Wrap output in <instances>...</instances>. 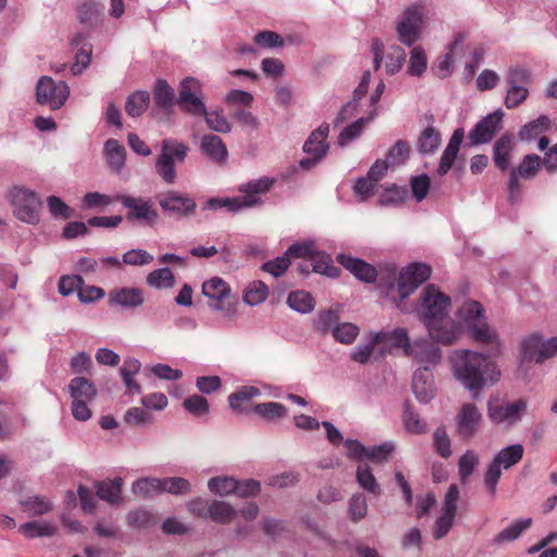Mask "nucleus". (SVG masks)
Returning <instances> with one entry per match:
<instances>
[{
	"mask_svg": "<svg viewBox=\"0 0 557 557\" xmlns=\"http://www.w3.org/2000/svg\"><path fill=\"white\" fill-rule=\"evenodd\" d=\"M451 372L471 395L478 399L483 389L492 387L500 379V370L491 356L470 349H456L449 356Z\"/></svg>",
	"mask_w": 557,
	"mask_h": 557,
	"instance_id": "obj_1",
	"label": "nucleus"
},
{
	"mask_svg": "<svg viewBox=\"0 0 557 557\" xmlns=\"http://www.w3.org/2000/svg\"><path fill=\"white\" fill-rule=\"evenodd\" d=\"M449 307L450 298L434 285L422 290L417 314L430 337L442 345L454 344L461 334V327L448 315Z\"/></svg>",
	"mask_w": 557,
	"mask_h": 557,
	"instance_id": "obj_2",
	"label": "nucleus"
},
{
	"mask_svg": "<svg viewBox=\"0 0 557 557\" xmlns=\"http://www.w3.org/2000/svg\"><path fill=\"white\" fill-rule=\"evenodd\" d=\"M189 147L175 138H165L161 143V152L156 160V172L169 185L175 183L177 174L175 162H184Z\"/></svg>",
	"mask_w": 557,
	"mask_h": 557,
	"instance_id": "obj_3",
	"label": "nucleus"
},
{
	"mask_svg": "<svg viewBox=\"0 0 557 557\" xmlns=\"http://www.w3.org/2000/svg\"><path fill=\"white\" fill-rule=\"evenodd\" d=\"M425 23V8L422 4L409 5L398 17L396 33L399 41L412 47L421 37Z\"/></svg>",
	"mask_w": 557,
	"mask_h": 557,
	"instance_id": "obj_4",
	"label": "nucleus"
},
{
	"mask_svg": "<svg viewBox=\"0 0 557 557\" xmlns=\"http://www.w3.org/2000/svg\"><path fill=\"white\" fill-rule=\"evenodd\" d=\"M9 198L16 219L33 225L39 223V212L42 203L34 190L14 186L10 190Z\"/></svg>",
	"mask_w": 557,
	"mask_h": 557,
	"instance_id": "obj_5",
	"label": "nucleus"
},
{
	"mask_svg": "<svg viewBox=\"0 0 557 557\" xmlns=\"http://www.w3.org/2000/svg\"><path fill=\"white\" fill-rule=\"evenodd\" d=\"M524 448L521 444H515L503 448L488 465L484 474V483L492 494L496 492V485L502 475V469H509L517 465L523 457Z\"/></svg>",
	"mask_w": 557,
	"mask_h": 557,
	"instance_id": "obj_6",
	"label": "nucleus"
},
{
	"mask_svg": "<svg viewBox=\"0 0 557 557\" xmlns=\"http://www.w3.org/2000/svg\"><path fill=\"white\" fill-rule=\"evenodd\" d=\"M177 104L182 112L191 116L206 114L207 106L201 83L194 77L184 78L178 87Z\"/></svg>",
	"mask_w": 557,
	"mask_h": 557,
	"instance_id": "obj_7",
	"label": "nucleus"
},
{
	"mask_svg": "<svg viewBox=\"0 0 557 557\" xmlns=\"http://www.w3.org/2000/svg\"><path fill=\"white\" fill-rule=\"evenodd\" d=\"M202 294L209 299V307L222 312L225 317H232L235 312V298L231 297V288L219 276L212 277L202 284Z\"/></svg>",
	"mask_w": 557,
	"mask_h": 557,
	"instance_id": "obj_8",
	"label": "nucleus"
},
{
	"mask_svg": "<svg viewBox=\"0 0 557 557\" xmlns=\"http://www.w3.org/2000/svg\"><path fill=\"white\" fill-rule=\"evenodd\" d=\"M116 200L127 209L126 220L145 226H152L159 220V213L150 198L117 195Z\"/></svg>",
	"mask_w": 557,
	"mask_h": 557,
	"instance_id": "obj_9",
	"label": "nucleus"
},
{
	"mask_svg": "<svg viewBox=\"0 0 557 557\" xmlns=\"http://www.w3.org/2000/svg\"><path fill=\"white\" fill-rule=\"evenodd\" d=\"M69 94V86L64 82H55L49 76H42L36 86L37 102L48 106L51 110L60 109Z\"/></svg>",
	"mask_w": 557,
	"mask_h": 557,
	"instance_id": "obj_10",
	"label": "nucleus"
},
{
	"mask_svg": "<svg viewBox=\"0 0 557 557\" xmlns=\"http://www.w3.org/2000/svg\"><path fill=\"white\" fill-rule=\"evenodd\" d=\"M161 210L169 216L188 218L195 214L197 203L177 190H166L157 196Z\"/></svg>",
	"mask_w": 557,
	"mask_h": 557,
	"instance_id": "obj_11",
	"label": "nucleus"
},
{
	"mask_svg": "<svg viewBox=\"0 0 557 557\" xmlns=\"http://www.w3.org/2000/svg\"><path fill=\"white\" fill-rule=\"evenodd\" d=\"M527 408L528 404L523 399L499 404L496 399L491 398L487 401V416L495 423L512 425L521 420Z\"/></svg>",
	"mask_w": 557,
	"mask_h": 557,
	"instance_id": "obj_12",
	"label": "nucleus"
},
{
	"mask_svg": "<svg viewBox=\"0 0 557 557\" xmlns=\"http://www.w3.org/2000/svg\"><path fill=\"white\" fill-rule=\"evenodd\" d=\"M432 269L425 263H412L399 273L397 289L401 298L412 294L431 276Z\"/></svg>",
	"mask_w": 557,
	"mask_h": 557,
	"instance_id": "obj_13",
	"label": "nucleus"
},
{
	"mask_svg": "<svg viewBox=\"0 0 557 557\" xmlns=\"http://www.w3.org/2000/svg\"><path fill=\"white\" fill-rule=\"evenodd\" d=\"M406 356L421 364V370L429 371L431 368L440 363L442 359V350L431 341L426 338H419L412 341Z\"/></svg>",
	"mask_w": 557,
	"mask_h": 557,
	"instance_id": "obj_14",
	"label": "nucleus"
},
{
	"mask_svg": "<svg viewBox=\"0 0 557 557\" xmlns=\"http://www.w3.org/2000/svg\"><path fill=\"white\" fill-rule=\"evenodd\" d=\"M541 158L535 154H527L518 168L512 169L510 171L509 175V182H508V190H509V198L513 201L520 193V184L519 178L524 180H531L534 176H536L540 168H541Z\"/></svg>",
	"mask_w": 557,
	"mask_h": 557,
	"instance_id": "obj_15",
	"label": "nucleus"
},
{
	"mask_svg": "<svg viewBox=\"0 0 557 557\" xmlns=\"http://www.w3.org/2000/svg\"><path fill=\"white\" fill-rule=\"evenodd\" d=\"M503 115L502 110L498 109L480 120L468 134L470 145L479 146L490 143L500 128Z\"/></svg>",
	"mask_w": 557,
	"mask_h": 557,
	"instance_id": "obj_16",
	"label": "nucleus"
},
{
	"mask_svg": "<svg viewBox=\"0 0 557 557\" xmlns=\"http://www.w3.org/2000/svg\"><path fill=\"white\" fill-rule=\"evenodd\" d=\"M482 414L472 403L463 404L456 416L457 434L462 440H471L478 433Z\"/></svg>",
	"mask_w": 557,
	"mask_h": 557,
	"instance_id": "obj_17",
	"label": "nucleus"
},
{
	"mask_svg": "<svg viewBox=\"0 0 557 557\" xmlns=\"http://www.w3.org/2000/svg\"><path fill=\"white\" fill-rule=\"evenodd\" d=\"M108 301L111 306L135 309L144 304L145 293L137 287H116L109 292Z\"/></svg>",
	"mask_w": 557,
	"mask_h": 557,
	"instance_id": "obj_18",
	"label": "nucleus"
},
{
	"mask_svg": "<svg viewBox=\"0 0 557 557\" xmlns=\"http://www.w3.org/2000/svg\"><path fill=\"white\" fill-rule=\"evenodd\" d=\"M337 262L348 270L357 280L363 283H373L376 280V269L362 259L355 258L345 253L336 257Z\"/></svg>",
	"mask_w": 557,
	"mask_h": 557,
	"instance_id": "obj_19",
	"label": "nucleus"
},
{
	"mask_svg": "<svg viewBox=\"0 0 557 557\" xmlns=\"http://www.w3.org/2000/svg\"><path fill=\"white\" fill-rule=\"evenodd\" d=\"M199 149L202 154L218 165H225L228 151L223 140L214 134H206L201 137Z\"/></svg>",
	"mask_w": 557,
	"mask_h": 557,
	"instance_id": "obj_20",
	"label": "nucleus"
},
{
	"mask_svg": "<svg viewBox=\"0 0 557 557\" xmlns=\"http://www.w3.org/2000/svg\"><path fill=\"white\" fill-rule=\"evenodd\" d=\"M152 95L156 109L165 114H170L173 111L174 104L177 103L174 88L163 78L156 81Z\"/></svg>",
	"mask_w": 557,
	"mask_h": 557,
	"instance_id": "obj_21",
	"label": "nucleus"
},
{
	"mask_svg": "<svg viewBox=\"0 0 557 557\" xmlns=\"http://www.w3.org/2000/svg\"><path fill=\"white\" fill-rule=\"evenodd\" d=\"M330 133V125L322 123L315 128L305 141L302 150L308 156H318V158H324L329 151V144L326 138Z\"/></svg>",
	"mask_w": 557,
	"mask_h": 557,
	"instance_id": "obj_22",
	"label": "nucleus"
},
{
	"mask_svg": "<svg viewBox=\"0 0 557 557\" xmlns=\"http://www.w3.org/2000/svg\"><path fill=\"white\" fill-rule=\"evenodd\" d=\"M463 137H465L463 128L459 127L454 131V133H453L451 137L449 138V141L440 159V164L437 168V174L440 176L446 175L448 173V171L451 169V166L457 158V154L459 152L460 145L462 143Z\"/></svg>",
	"mask_w": 557,
	"mask_h": 557,
	"instance_id": "obj_23",
	"label": "nucleus"
},
{
	"mask_svg": "<svg viewBox=\"0 0 557 557\" xmlns=\"http://www.w3.org/2000/svg\"><path fill=\"white\" fill-rule=\"evenodd\" d=\"M256 202L255 199H251L250 197H233V198H219L213 197L207 200L205 205V209L208 210H219V209H226V211L236 213L238 211H242L244 209L252 208L253 203Z\"/></svg>",
	"mask_w": 557,
	"mask_h": 557,
	"instance_id": "obj_24",
	"label": "nucleus"
},
{
	"mask_svg": "<svg viewBox=\"0 0 557 557\" xmlns=\"http://www.w3.org/2000/svg\"><path fill=\"white\" fill-rule=\"evenodd\" d=\"M412 391L417 399L422 404H428L435 396L434 382L431 374L424 370H417L412 377Z\"/></svg>",
	"mask_w": 557,
	"mask_h": 557,
	"instance_id": "obj_25",
	"label": "nucleus"
},
{
	"mask_svg": "<svg viewBox=\"0 0 557 557\" xmlns=\"http://www.w3.org/2000/svg\"><path fill=\"white\" fill-rule=\"evenodd\" d=\"M515 143L511 134L502 135L494 144L493 160L495 166L500 171H506L510 164V153L513 150Z\"/></svg>",
	"mask_w": 557,
	"mask_h": 557,
	"instance_id": "obj_26",
	"label": "nucleus"
},
{
	"mask_svg": "<svg viewBox=\"0 0 557 557\" xmlns=\"http://www.w3.org/2000/svg\"><path fill=\"white\" fill-rule=\"evenodd\" d=\"M356 481L360 488L373 497L382 495V487L367 463H359L356 470Z\"/></svg>",
	"mask_w": 557,
	"mask_h": 557,
	"instance_id": "obj_27",
	"label": "nucleus"
},
{
	"mask_svg": "<svg viewBox=\"0 0 557 557\" xmlns=\"http://www.w3.org/2000/svg\"><path fill=\"white\" fill-rule=\"evenodd\" d=\"M374 343H387L393 347L401 348L406 355L411 345L408 332L404 327H396L393 331H381L374 335Z\"/></svg>",
	"mask_w": 557,
	"mask_h": 557,
	"instance_id": "obj_28",
	"label": "nucleus"
},
{
	"mask_svg": "<svg viewBox=\"0 0 557 557\" xmlns=\"http://www.w3.org/2000/svg\"><path fill=\"white\" fill-rule=\"evenodd\" d=\"M273 184L274 180L267 176L250 181L239 186L238 190L243 194L239 197H250L256 200L253 207L259 206L262 203L260 195L269 191Z\"/></svg>",
	"mask_w": 557,
	"mask_h": 557,
	"instance_id": "obj_29",
	"label": "nucleus"
},
{
	"mask_svg": "<svg viewBox=\"0 0 557 557\" xmlns=\"http://www.w3.org/2000/svg\"><path fill=\"white\" fill-rule=\"evenodd\" d=\"M106 160L111 170L120 172L125 164L126 150L119 140L110 138L103 147Z\"/></svg>",
	"mask_w": 557,
	"mask_h": 557,
	"instance_id": "obj_30",
	"label": "nucleus"
},
{
	"mask_svg": "<svg viewBox=\"0 0 557 557\" xmlns=\"http://www.w3.org/2000/svg\"><path fill=\"white\" fill-rule=\"evenodd\" d=\"M69 393L73 400H94L97 388L88 379L76 376L69 384Z\"/></svg>",
	"mask_w": 557,
	"mask_h": 557,
	"instance_id": "obj_31",
	"label": "nucleus"
},
{
	"mask_svg": "<svg viewBox=\"0 0 557 557\" xmlns=\"http://www.w3.org/2000/svg\"><path fill=\"white\" fill-rule=\"evenodd\" d=\"M150 94L146 90L132 92L125 102V111L131 117H138L144 114L150 104Z\"/></svg>",
	"mask_w": 557,
	"mask_h": 557,
	"instance_id": "obj_32",
	"label": "nucleus"
},
{
	"mask_svg": "<svg viewBox=\"0 0 557 557\" xmlns=\"http://www.w3.org/2000/svg\"><path fill=\"white\" fill-rule=\"evenodd\" d=\"M20 532L27 539L50 537L57 533V527L50 522L34 520L22 524Z\"/></svg>",
	"mask_w": 557,
	"mask_h": 557,
	"instance_id": "obj_33",
	"label": "nucleus"
},
{
	"mask_svg": "<svg viewBox=\"0 0 557 557\" xmlns=\"http://www.w3.org/2000/svg\"><path fill=\"white\" fill-rule=\"evenodd\" d=\"M441 134L434 126L425 127L417 140V150L421 154H430L435 152L441 144Z\"/></svg>",
	"mask_w": 557,
	"mask_h": 557,
	"instance_id": "obj_34",
	"label": "nucleus"
},
{
	"mask_svg": "<svg viewBox=\"0 0 557 557\" xmlns=\"http://www.w3.org/2000/svg\"><path fill=\"white\" fill-rule=\"evenodd\" d=\"M237 511L226 502L213 500L209 505V518L220 524H227L235 519Z\"/></svg>",
	"mask_w": 557,
	"mask_h": 557,
	"instance_id": "obj_35",
	"label": "nucleus"
},
{
	"mask_svg": "<svg viewBox=\"0 0 557 557\" xmlns=\"http://www.w3.org/2000/svg\"><path fill=\"white\" fill-rule=\"evenodd\" d=\"M482 312L483 308L478 301L468 300L458 309L457 318L470 329L483 320Z\"/></svg>",
	"mask_w": 557,
	"mask_h": 557,
	"instance_id": "obj_36",
	"label": "nucleus"
},
{
	"mask_svg": "<svg viewBox=\"0 0 557 557\" xmlns=\"http://www.w3.org/2000/svg\"><path fill=\"white\" fill-rule=\"evenodd\" d=\"M531 524V518L516 520L494 537V543L502 544L505 542H512L517 540L527 529H529Z\"/></svg>",
	"mask_w": 557,
	"mask_h": 557,
	"instance_id": "obj_37",
	"label": "nucleus"
},
{
	"mask_svg": "<svg viewBox=\"0 0 557 557\" xmlns=\"http://www.w3.org/2000/svg\"><path fill=\"white\" fill-rule=\"evenodd\" d=\"M122 484L121 478L101 481L97 484V496L110 504H116L120 500Z\"/></svg>",
	"mask_w": 557,
	"mask_h": 557,
	"instance_id": "obj_38",
	"label": "nucleus"
},
{
	"mask_svg": "<svg viewBox=\"0 0 557 557\" xmlns=\"http://www.w3.org/2000/svg\"><path fill=\"white\" fill-rule=\"evenodd\" d=\"M287 305L294 311L309 313L314 309L315 301L310 293L305 290H295L289 293L287 297Z\"/></svg>",
	"mask_w": 557,
	"mask_h": 557,
	"instance_id": "obj_39",
	"label": "nucleus"
},
{
	"mask_svg": "<svg viewBox=\"0 0 557 557\" xmlns=\"http://www.w3.org/2000/svg\"><path fill=\"white\" fill-rule=\"evenodd\" d=\"M550 120L546 115H541L536 120H533L525 125H523L519 133V139L524 140H531L532 138L536 137L537 135L548 131L550 128Z\"/></svg>",
	"mask_w": 557,
	"mask_h": 557,
	"instance_id": "obj_40",
	"label": "nucleus"
},
{
	"mask_svg": "<svg viewBox=\"0 0 557 557\" xmlns=\"http://www.w3.org/2000/svg\"><path fill=\"white\" fill-rule=\"evenodd\" d=\"M161 486L162 479L141 478L133 483L132 491L144 498H151L162 493Z\"/></svg>",
	"mask_w": 557,
	"mask_h": 557,
	"instance_id": "obj_41",
	"label": "nucleus"
},
{
	"mask_svg": "<svg viewBox=\"0 0 557 557\" xmlns=\"http://www.w3.org/2000/svg\"><path fill=\"white\" fill-rule=\"evenodd\" d=\"M310 261L312 262V271L315 273L332 278L338 277L341 274V269L335 267L331 257L324 252L317 251Z\"/></svg>",
	"mask_w": 557,
	"mask_h": 557,
	"instance_id": "obj_42",
	"label": "nucleus"
},
{
	"mask_svg": "<svg viewBox=\"0 0 557 557\" xmlns=\"http://www.w3.org/2000/svg\"><path fill=\"white\" fill-rule=\"evenodd\" d=\"M339 315L338 311L334 309H327L319 311L313 320V327L321 334H333V327L338 323Z\"/></svg>",
	"mask_w": 557,
	"mask_h": 557,
	"instance_id": "obj_43",
	"label": "nucleus"
},
{
	"mask_svg": "<svg viewBox=\"0 0 557 557\" xmlns=\"http://www.w3.org/2000/svg\"><path fill=\"white\" fill-rule=\"evenodd\" d=\"M20 504L29 516H42L52 509L50 500L40 496H29L21 500Z\"/></svg>",
	"mask_w": 557,
	"mask_h": 557,
	"instance_id": "obj_44",
	"label": "nucleus"
},
{
	"mask_svg": "<svg viewBox=\"0 0 557 557\" xmlns=\"http://www.w3.org/2000/svg\"><path fill=\"white\" fill-rule=\"evenodd\" d=\"M146 281L149 286L158 289L171 288L175 284V278L170 268H161L151 271L147 275Z\"/></svg>",
	"mask_w": 557,
	"mask_h": 557,
	"instance_id": "obj_45",
	"label": "nucleus"
},
{
	"mask_svg": "<svg viewBox=\"0 0 557 557\" xmlns=\"http://www.w3.org/2000/svg\"><path fill=\"white\" fill-rule=\"evenodd\" d=\"M406 57L407 54L400 46H391L385 55L384 62L386 73L394 75L395 73L399 72L404 65Z\"/></svg>",
	"mask_w": 557,
	"mask_h": 557,
	"instance_id": "obj_46",
	"label": "nucleus"
},
{
	"mask_svg": "<svg viewBox=\"0 0 557 557\" xmlns=\"http://www.w3.org/2000/svg\"><path fill=\"white\" fill-rule=\"evenodd\" d=\"M542 347V336L539 334H534L525 338L521 344V361L522 362H531L535 361L537 363V359L541 354Z\"/></svg>",
	"mask_w": 557,
	"mask_h": 557,
	"instance_id": "obj_47",
	"label": "nucleus"
},
{
	"mask_svg": "<svg viewBox=\"0 0 557 557\" xmlns=\"http://www.w3.org/2000/svg\"><path fill=\"white\" fill-rule=\"evenodd\" d=\"M348 515L351 521L359 522L368 515V503L366 496L360 493H354L348 500Z\"/></svg>",
	"mask_w": 557,
	"mask_h": 557,
	"instance_id": "obj_48",
	"label": "nucleus"
},
{
	"mask_svg": "<svg viewBox=\"0 0 557 557\" xmlns=\"http://www.w3.org/2000/svg\"><path fill=\"white\" fill-rule=\"evenodd\" d=\"M428 60L425 51L421 46H416L410 51L409 65L407 73L410 76L420 77L426 70Z\"/></svg>",
	"mask_w": 557,
	"mask_h": 557,
	"instance_id": "obj_49",
	"label": "nucleus"
},
{
	"mask_svg": "<svg viewBox=\"0 0 557 557\" xmlns=\"http://www.w3.org/2000/svg\"><path fill=\"white\" fill-rule=\"evenodd\" d=\"M253 412L269 421H272L285 417L287 414V408L283 404L269 401L257 404L253 407Z\"/></svg>",
	"mask_w": 557,
	"mask_h": 557,
	"instance_id": "obj_50",
	"label": "nucleus"
},
{
	"mask_svg": "<svg viewBox=\"0 0 557 557\" xmlns=\"http://www.w3.org/2000/svg\"><path fill=\"white\" fill-rule=\"evenodd\" d=\"M410 151L411 150L408 141L399 139L388 150L385 160L388 162L391 166L403 165L409 159Z\"/></svg>",
	"mask_w": 557,
	"mask_h": 557,
	"instance_id": "obj_51",
	"label": "nucleus"
},
{
	"mask_svg": "<svg viewBox=\"0 0 557 557\" xmlns=\"http://www.w3.org/2000/svg\"><path fill=\"white\" fill-rule=\"evenodd\" d=\"M268 295V286L261 281H255L245 290L243 299L247 305L256 306L263 302Z\"/></svg>",
	"mask_w": 557,
	"mask_h": 557,
	"instance_id": "obj_52",
	"label": "nucleus"
},
{
	"mask_svg": "<svg viewBox=\"0 0 557 557\" xmlns=\"http://www.w3.org/2000/svg\"><path fill=\"white\" fill-rule=\"evenodd\" d=\"M359 327L354 323H337L333 327V337L338 343L349 345L355 342L359 334Z\"/></svg>",
	"mask_w": 557,
	"mask_h": 557,
	"instance_id": "obj_53",
	"label": "nucleus"
},
{
	"mask_svg": "<svg viewBox=\"0 0 557 557\" xmlns=\"http://www.w3.org/2000/svg\"><path fill=\"white\" fill-rule=\"evenodd\" d=\"M472 337L483 344H495L498 346V336L494 329L490 327L483 320L469 329Z\"/></svg>",
	"mask_w": 557,
	"mask_h": 557,
	"instance_id": "obj_54",
	"label": "nucleus"
},
{
	"mask_svg": "<svg viewBox=\"0 0 557 557\" xmlns=\"http://www.w3.org/2000/svg\"><path fill=\"white\" fill-rule=\"evenodd\" d=\"M208 488L216 495L224 496L234 493L237 488V480L230 476L211 478L208 482Z\"/></svg>",
	"mask_w": 557,
	"mask_h": 557,
	"instance_id": "obj_55",
	"label": "nucleus"
},
{
	"mask_svg": "<svg viewBox=\"0 0 557 557\" xmlns=\"http://www.w3.org/2000/svg\"><path fill=\"white\" fill-rule=\"evenodd\" d=\"M260 395V391L253 386H243L228 396V404L233 410H242V405Z\"/></svg>",
	"mask_w": 557,
	"mask_h": 557,
	"instance_id": "obj_56",
	"label": "nucleus"
},
{
	"mask_svg": "<svg viewBox=\"0 0 557 557\" xmlns=\"http://www.w3.org/2000/svg\"><path fill=\"white\" fill-rule=\"evenodd\" d=\"M201 117L205 119L207 126L215 133L227 134L232 131L231 123L218 111L209 112L207 109L206 114H202Z\"/></svg>",
	"mask_w": 557,
	"mask_h": 557,
	"instance_id": "obj_57",
	"label": "nucleus"
},
{
	"mask_svg": "<svg viewBox=\"0 0 557 557\" xmlns=\"http://www.w3.org/2000/svg\"><path fill=\"white\" fill-rule=\"evenodd\" d=\"M479 465V456L475 451L468 449L459 459L458 471L462 482H466Z\"/></svg>",
	"mask_w": 557,
	"mask_h": 557,
	"instance_id": "obj_58",
	"label": "nucleus"
},
{
	"mask_svg": "<svg viewBox=\"0 0 557 557\" xmlns=\"http://www.w3.org/2000/svg\"><path fill=\"white\" fill-rule=\"evenodd\" d=\"M127 522L131 527L146 529L157 523L152 512L146 509H136L127 513Z\"/></svg>",
	"mask_w": 557,
	"mask_h": 557,
	"instance_id": "obj_59",
	"label": "nucleus"
},
{
	"mask_svg": "<svg viewBox=\"0 0 557 557\" xmlns=\"http://www.w3.org/2000/svg\"><path fill=\"white\" fill-rule=\"evenodd\" d=\"M433 445L435 451L443 458L447 459L451 456L450 438L445 426L441 425L433 433Z\"/></svg>",
	"mask_w": 557,
	"mask_h": 557,
	"instance_id": "obj_60",
	"label": "nucleus"
},
{
	"mask_svg": "<svg viewBox=\"0 0 557 557\" xmlns=\"http://www.w3.org/2000/svg\"><path fill=\"white\" fill-rule=\"evenodd\" d=\"M47 206L50 214L54 219L66 220L74 216L75 214V211L57 196H49L47 198Z\"/></svg>",
	"mask_w": 557,
	"mask_h": 557,
	"instance_id": "obj_61",
	"label": "nucleus"
},
{
	"mask_svg": "<svg viewBox=\"0 0 557 557\" xmlns=\"http://www.w3.org/2000/svg\"><path fill=\"white\" fill-rule=\"evenodd\" d=\"M183 407L186 411L196 417H201L209 412L208 400L203 396L197 394L185 398Z\"/></svg>",
	"mask_w": 557,
	"mask_h": 557,
	"instance_id": "obj_62",
	"label": "nucleus"
},
{
	"mask_svg": "<svg viewBox=\"0 0 557 557\" xmlns=\"http://www.w3.org/2000/svg\"><path fill=\"white\" fill-rule=\"evenodd\" d=\"M404 425L408 432L423 434L426 432V424L420 419V416L409 406L404 410Z\"/></svg>",
	"mask_w": 557,
	"mask_h": 557,
	"instance_id": "obj_63",
	"label": "nucleus"
},
{
	"mask_svg": "<svg viewBox=\"0 0 557 557\" xmlns=\"http://www.w3.org/2000/svg\"><path fill=\"white\" fill-rule=\"evenodd\" d=\"M395 449L393 442H385L381 445L368 447L366 457L376 463H382L388 460L389 455Z\"/></svg>",
	"mask_w": 557,
	"mask_h": 557,
	"instance_id": "obj_64",
	"label": "nucleus"
}]
</instances>
